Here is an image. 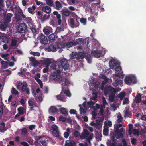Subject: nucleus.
<instances>
[{
    "label": "nucleus",
    "mask_w": 146,
    "mask_h": 146,
    "mask_svg": "<svg viewBox=\"0 0 146 146\" xmlns=\"http://www.w3.org/2000/svg\"><path fill=\"white\" fill-rule=\"evenodd\" d=\"M1 63L3 68L5 69L8 67V64L7 62L2 60L1 62Z\"/></svg>",
    "instance_id": "obj_32"
},
{
    "label": "nucleus",
    "mask_w": 146,
    "mask_h": 146,
    "mask_svg": "<svg viewBox=\"0 0 146 146\" xmlns=\"http://www.w3.org/2000/svg\"><path fill=\"white\" fill-rule=\"evenodd\" d=\"M52 15L53 18L56 17L58 19V25H60L62 21L61 19V16L60 14H58V12L56 11H54L53 12V14H52Z\"/></svg>",
    "instance_id": "obj_12"
},
{
    "label": "nucleus",
    "mask_w": 146,
    "mask_h": 146,
    "mask_svg": "<svg viewBox=\"0 0 146 146\" xmlns=\"http://www.w3.org/2000/svg\"><path fill=\"white\" fill-rule=\"evenodd\" d=\"M17 83V85L16 86V88L18 90H20V88H21V86H22L23 84H22V83L19 81H18Z\"/></svg>",
    "instance_id": "obj_55"
},
{
    "label": "nucleus",
    "mask_w": 146,
    "mask_h": 146,
    "mask_svg": "<svg viewBox=\"0 0 146 146\" xmlns=\"http://www.w3.org/2000/svg\"><path fill=\"white\" fill-rule=\"evenodd\" d=\"M17 43V41L15 39H12L10 47H14L15 46Z\"/></svg>",
    "instance_id": "obj_38"
},
{
    "label": "nucleus",
    "mask_w": 146,
    "mask_h": 146,
    "mask_svg": "<svg viewBox=\"0 0 146 146\" xmlns=\"http://www.w3.org/2000/svg\"><path fill=\"white\" fill-rule=\"evenodd\" d=\"M80 21L81 23H83L84 25H86V19L84 18H82L80 19Z\"/></svg>",
    "instance_id": "obj_63"
},
{
    "label": "nucleus",
    "mask_w": 146,
    "mask_h": 146,
    "mask_svg": "<svg viewBox=\"0 0 146 146\" xmlns=\"http://www.w3.org/2000/svg\"><path fill=\"white\" fill-rule=\"evenodd\" d=\"M58 63L60 64V65L64 70H67L68 69L69 65L66 59L64 58L61 59Z\"/></svg>",
    "instance_id": "obj_4"
},
{
    "label": "nucleus",
    "mask_w": 146,
    "mask_h": 146,
    "mask_svg": "<svg viewBox=\"0 0 146 146\" xmlns=\"http://www.w3.org/2000/svg\"><path fill=\"white\" fill-rule=\"evenodd\" d=\"M30 61L32 62V64L33 67H36L39 64V62L35 59V58L33 57H32L30 58Z\"/></svg>",
    "instance_id": "obj_19"
},
{
    "label": "nucleus",
    "mask_w": 146,
    "mask_h": 146,
    "mask_svg": "<svg viewBox=\"0 0 146 146\" xmlns=\"http://www.w3.org/2000/svg\"><path fill=\"white\" fill-rule=\"evenodd\" d=\"M64 47H66L67 48H69L74 46V42H68L66 43H64Z\"/></svg>",
    "instance_id": "obj_30"
},
{
    "label": "nucleus",
    "mask_w": 146,
    "mask_h": 146,
    "mask_svg": "<svg viewBox=\"0 0 146 146\" xmlns=\"http://www.w3.org/2000/svg\"><path fill=\"white\" fill-rule=\"evenodd\" d=\"M17 13L19 14L20 15L22 16V15L23 17V18H25V15L23 14L22 10L20 8L18 10H17Z\"/></svg>",
    "instance_id": "obj_51"
},
{
    "label": "nucleus",
    "mask_w": 146,
    "mask_h": 146,
    "mask_svg": "<svg viewBox=\"0 0 146 146\" xmlns=\"http://www.w3.org/2000/svg\"><path fill=\"white\" fill-rule=\"evenodd\" d=\"M65 86L64 85V84L63 86L62 85V91L59 95L56 96V98L58 100L63 102L66 101V96L65 94H66L68 97H70L71 96L69 90L66 89L64 90V88L63 86Z\"/></svg>",
    "instance_id": "obj_2"
},
{
    "label": "nucleus",
    "mask_w": 146,
    "mask_h": 146,
    "mask_svg": "<svg viewBox=\"0 0 146 146\" xmlns=\"http://www.w3.org/2000/svg\"><path fill=\"white\" fill-rule=\"evenodd\" d=\"M123 131V128H121L119 130H115V134H113V136L112 137V138L113 139L115 137L117 139H119V138H122L123 137V135L122 133Z\"/></svg>",
    "instance_id": "obj_5"
},
{
    "label": "nucleus",
    "mask_w": 146,
    "mask_h": 146,
    "mask_svg": "<svg viewBox=\"0 0 146 146\" xmlns=\"http://www.w3.org/2000/svg\"><path fill=\"white\" fill-rule=\"evenodd\" d=\"M124 117L125 118L131 117L132 114L131 113V111L129 109H127L125 111L124 113Z\"/></svg>",
    "instance_id": "obj_22"
},
{
    "label": "nucleus",
    "mask_w": 146,
    "mask_h": 146,
    "mask_svg": "<svg viewBox=\"0 0 146 146\" xmlns=\"http://www.w3.org/2000/svg\"><path fill=\"white\" fill-rule=\"evenodd\" d=\"M80 114L81 115H82V112L85 113L86 112V110L85 108H83L82 107H80Z\"/></svg>",
    "instance_id": "obj_56"
},
{
    "label": "nucleus",
    "mask_w": 146,
    "mask_h": 146,
    "mask_svg": "<svg viewBox=\"0 0 146 146\" xmlns=\"http://www.w3.org/2000/svg\"><path fill=\"white\" fill-rule=\"evenodd\" d=\"M27 85L26 83H24L22 85L21 87L20 88V91L22 92H26V93L29 95L30 94V90L29 88H27Z\"/></svg>",
    "instance_id": "obj_11"
},
{
    "label": "nucleus",
    "mask_w": 146,
    "mask_h": 146,
    "mask_svg": "<svg viewBox=\"0 0 146 146\" xmlns=\"http://www.w3.org/2000/svg\"><path fill=\"white\" fill-rule=\"evenodd\" d=\"M133 134L134 135L138 136L139 135V131L138 129H133Z\"/></svg>",
    "instance_id": "obj_52"
},
{
    "label": "nucleus",
    "mask_w": 146,
    "mask_h": 146,
    "mask_svg": "<svg viewBox=\"0 0 146 146\" xmlns=\"http://www.w3.org/2000/svg\"><path fill=\"white\" fill-rule=\"evenodd\" d=\"M108 127L107 126H104L103 129V135L105 136H108Z\"/></svg>",
    "instance_id": "obj_31"
},
{
    "label": "nucleus",
    "mask_w": 146,
    "mask_h": 146,
    "mask_svg": "<svg viewBox=\"0 0 146 146\" xmlns=\"http://www.w3.org/2000/svg\"><path fill=\"white\" fill-rule=\"evenodd\" d=\"M85 53L83 52H80L77 54L76 60L80 61L81 60L83 59L85 56Z\"/></svg>",
    "instance_id": "obj_16"
},
{
    "label": "nucleus",
    "mask_w": 146,
    "mask_h": 146,
    "mask_svg": "<svg viewBox=\"0 0 146 146\" xmlns=\"http://www.w3.org/2000/svg\"><path fill=\"white\" fill-rule=\"evenodd\" d=\"M86 41L85 39L83 38H79L76 39L75 42H74V46H76L78 44H86Z\"/></svg>",
    "instance_id": "obj_15"
},
{
    "label": "nucleus",
    "mask_w": 146,
    "mask_h": 146,
    "mask_svg": "<svg viewBox=\"0 0 146 146\" xmlns=\"http://www.w3.org/2000/svg\"><path fill=\"white\" fill-rule=\"evenodd\" d=\"M50 15H47L46 14L42 15V18H41V20L42 22H43L45 20L49 18Z\"/></svg>",
    "instance_id": "obj_42"
},
{
    "label": "nucleus",
    "mask_w": 146,
    "mask_h": 146,
    "mask_svg": "<svg viewBox=\"0 0 146 146\" xmlns=\"http://www.w3.org/2000/svg\"><path fill=\"white\" fill-rule=\"evenodd\" d=\"M28 25L29 27V29L33 33L34 36H35L38 33L39 31L38 29H36V27L35 25L32 24L31 22L28 23Z\"/></svg>",
    "instance_id": "obj_7"
},
{
    "label": "nucleus",
    "mask_w": 146,
    "mask_h": 146,
    "mask_svg": "<svg viewBox=\"0 0 146 146\" xmlns=\"http://www.w3.org/2000/svg\"><path fill=\"white\" fill-rule=\"evenodd\" d=\"M58 111V110L56 107L53 106H51L49 109L48 112L50 114L56 113Z\"/></svg>",
    "instance_id": "obj_17"
},
{
    "label": "nucleus",
    "mask_w": 146,
    "mask_h": 146,
    "mask_svg": "<svg viewBox=\"0 0 146 146\" xmlns=\"http://www.w3.org/2000/svg\"><path fill=\"white\" fill-rule=\"evenodd\" d=\"M15 16L16 19L17 20V22L21 20L24 18L22 15V16L20 15L19 14L16 12H15Z\"/></svg>",
    "instance_id": "obj_24"
},
{
    "label": "nucleus",
    "mask_w": 146,
    "mask_h": 146,
    "mask_svg": "<svg viewBox=\"0 0 146 146\" xmlns=\"http://www.w3.org/2000/svg\"><path fill=\"white\" fill-rule=\"evenodd\" d=\"M31 54L34 56H40V53L38 52H31Z\"/></svg>",
    "instance_id": "obj_62"
},
{
    "label": "nucleus",
    "mask_w": 146,
    "mask_h": 146,
    "mask_svg": "<svg viewBox=\"0 0 146 146\" xmlns=\"http://www.w3.org/2000/svg\"><path fill=\"white\" fill-rule=\"evenodd\" d=\"M77 53L74 52H72L71 54V58L72 59L76 58V59Z\"/></svg>",
    "instance_id": "obj_50"
},
{
    "label": "nucleus",
    "mask_w": 146,
    "mask_h": 146,
    "mask_svg": "<svg viewBox=\"0 0 146 146\" xmlns=\"http://www.w3.org/2000/svg\"><path fill=\"white\" fill-rule=\"evenodd\" d=\"M124 82L126 84L129 85L131 83H136L137 81L135 77L130 75L126 76Z\"/></svg>",
    "instance_id": "obj_3"
},
{
    "label": "nucleus",
    "mask_w": 146,
    "mask_h": 146,
    "mask_svg": "<svg viewBox=\"0 0 146 146\" xmlns=\"http://www.w3.org/2000/svg\"><path fill=\"white\" fill-rule=\"evenodd\" d=\"M40 40L41 43L45 44L48 42L47 38L42 34H40L39 36Z\"/></svg>",
    "instance_id": "obj_14"
},
{
    "label": "nucleus",
    "mask_w": 146,
    "mask_h": 146,
    "mask_svg": "<svg viewBox=\"0 0 146 146\" xmlns=\"http://www.w3.org/2000/svg\"><path fill=\"white\" fill-rule=\"evenodd\" d=\"M89 135V132L86 129L84 130V132L82 133L81 138L82 139H86L88 137Z\"/></svg>",
    "instance_id": "obj_26"
},
{
    "label": "nucleus",
    "mask_w": 146,
    "mask_h": 146,
    "mask_svg": "<svg viewBox=\"0 0 146 146\" xmlns=\"http://www.w3.org/2000/svg\"><path fill=\"white\" fill-rule=\"evenodd\" d=\"M70 23L72 28L76 27H77V25L74 24V20L73 18H72L70 19Z\"/></svg>",
    "instance_id": "obj_41"
},
{
    "label": "nucleus",
    "mask_w": 146,
    "mask_h": 146,
    "mask_svg": "<svg viewBox=\"0 0 146 146\" xmlns=\"http://www.w3.org/2000/svg\"><path fill=\"white\" fill-rule=\"evenodd\" d=\"M115 83L117 85H120L123 83V81L121 80L117 79L115 80Z\"/></svg>",
    "instance_id": "obj_53"
},
{
    "label": "nucleus",
    "mask_w": 146,
    "mask_h": 146,
    "mask_svg": "<svg viewBox=\"0 0 146 146\" xmlns=\"http://www.w3.org/2000/svg\"><path fill=\"white\" fill-rule=\"evenodd\" d=\"M57 46L58 48L59 49L63 48H65L64 44H57Z\"/></svg>",
    "instance_id": "obj_57"
},
{
    "label": "nucleus",
    "mask_w": 146,
    "mask_h": 146,
    "mask_svg": "<svg viewBox=\"0 0 146 146\" xmlns=\"http://www.w3.org/2000/svg\"><path fill=\"white\" fill-rule=\"evenodd\" d=\"M18 111L19 114L20 115H22L24 113L23 108L22 107H19L18 108Z\"/></svg>",
    "instance_id": "obj_47"
},
{
    "label": "nucleus",
    "mask_w": 146,
    "mask_h": 146,
    "mask_svg": "<svg viewBox=\"0 0 146 146\" xmlns=\"http://www.w3.org/2000/svg\"><path fill=\"white\" fill-rule=\"evenodd\" d=\"M43 31L45 34L48 35L50 33L52 32V29L51 27L49 26H47L44 28L43 29Z\"/></svg>",
    "instance_id": "obj_18"
},
{
    "label": "nucleus",
    "mask_w": 146,
    "mask_h": 146,
    "mask_svg": "<svg viewBox=\"0 0 146 146\" xmlns=\"http://www.w3.org/2000/svg\"><path fill=\"white\" fill-rule=\"evenodd\" d=\"M1 41L4 43H8V38L5 36H2L1 38Z\"/></svg>",
    "instance_id": "obj_44"
},
{
    "label": "nucleus",
    "mask_w": 146,
    "mask_h": 146,
    "mask_svg": "<svg viewBox=\"0 0 146 146\" xmlns=\"http://www.w3.org/2000/svg\"><path fill=\"white\" fill-rule=\"evenodd\" d=\"M116 64L115 61L113 59L110 60L109 62V65L111 68H113L114 67V65H116Z\"/></svg>",
    "instance_id": "obj_35"
},
{
    "label": "nucleus",
    "mask_w": 146,
    "mask_h": 146,
    "mask_svg": "<svg viewBox=\"0 0 146 146\" xmlns=\"http://www.w3.org/2000/svg\"><path fill=\"white\" fill-rule=\"evenodd\" d=\"M7 24H5L4 23V24H3L1 22H0V29L3 31H5L6 27L8 26V25Z\"/></svg>",
    "instance_id": "obj_29"
},
{
    "label": "nucleus",
    "mask_w": 146,
    "mask_h": 146,
    "mask_svg": "<svg viewBox=\"0 0 146 146\" xmlns=\"http://www.w3.org/2000/svg\"><path fill=\"white\" fill-rule=\"evenodd\" d=\"M51 129L53 131L52 133L53 136L56 137H58L59 136V132L58 130V127L56 125H52L51 127Z\"/></svg>",
    "instance_id": "obj_8"
},
{
    "label": "nucleus",
    "mask_w": 146,
    "mask_h": 146,
    "mask_svg": "<svg viewBox=\"0 0 146 146\" xmlns=\"http://www.w3.org/2000/svg\"><path fill=\"white\" fill-rule=\"evenodd\" d=\"M122 125L121 124H117L116 125H115V130H119V128L121 127Z\"/></svg>",
    "instance_id": "obj_61"
},
{
    "label": "nucleus",
    "mask_w": 146,
    "mask_h": 146,
    "mask_svg": "<svg viewBox=\"0 0 146 146\" xmlns=\"http://www.w3.org/2000/svg\"><path fill=\"white\" fill-rule=\"evenodd\" d=\"M104 91V94L106 96L109 94H110L113 92L115 91V89L114 88L112 87L111 86H107L103 88V90Z\"/></svg>",
    "instance_id": "obj_6"
},
{
    "label": "nucleus",
    "mask_w": 146,
    "mask_h": 146,
    "mask_svg": "<svg viewBox=\"0 0 146 146\" xmlns=\"http://www.w3.org/2000/svg\"><path fill=\"white\" fill-rule=\"evenodd\" d=\"M46 4L48 5L51 6L53 5V2L52 0H46Z\"/></svg>",
    "instance_id": "obj_54"
},
{
    "label": "nucleus",
    "mask_w": 146,
    "mask_h": 146,
    "mask_svg": "<svg viewBox=\"0 0 146 146\" xmlns=\"http://www.w3.org/2000/svg\"><path fill=\"white\" fill-rule=\"evenodd\" d=\"M125 96V93L124 92H121L117 95V97L121 99H122Z\"/></svg>",
    "instance_id": "obj_48"
},
{
    "label": "nucleus",
    "mask_w": 146,
    "mask_h": 146,
    "mask_svg": "<svg viewBox=\"0 0 146 146\" xmlns=\"http://www.w3.org/2000/svg\"><path fill=\"white\" fill-rule=\"evenodd\" d=\"M115 97V94L113 92L110 94L109 97V98L110 101L111 102H113L114 100Z\"/></svg>",
    "instance_id": "obj_40"
},
{
    "label": "nucleus",
    "mask_w": 146,
    "mask_h": 146,
    "mask_svg": "<svg viewBox=\"0 0 146 146\" xmlns=\"http://www.w3.org/2000/svg\"><path fill=\"white\" fill-rule=\"evenodd\" d=\"M11 9L12 11H14L15 10V12H17L19 8L16 5L13 4L11 6Z\"/></svg>",
    "instance_id": "obj_37"
},
{
    "label": "nucleus",
    "mask_w": 146,
    "mask_h": 146,
    "mask_svg": "<svg viewBox=\"0 0 146 146\" xmlns=\"http://www.w3.org/2000/svg\"><path fill=\"white\" fill-rule=\"evenodd\" d=\"M56 9H57L59 10L60 9L62 6L59 1H56Z\"/></svg>",
    "instance_id": "obj_39"
},
{
    "label": "nucleus",
    "mask_w": 146,
    "mask_h": 146,
    "mask_svg": "<svg viewBox=\"0 0 146 146\" xmlns=\"http://www.w3.org/2000/svg\"><path fill=\"white\" fill-rule=\"evenodd\" d=\"M28 104L29 106H32L35 105V102L34 101L31 100H29L28 101Z\"/></svg>",
    "instance_id": "obj_64"
},
{
    "label": "nucleus",
    "mask_w": 146,
    "mask_h": 146,
    "mask_svg": "<svg viewBox=\"0 0 146 146\" xmlns=\"http://www.w3.org/2000/svg\"><path fill=\"white\" fill-rule=\"evenodd\" d=\"M135 102L136 103L140 102L141 100V94L139 93L137 95L135 98Z\"/></svg>",
    "instance_id": "obj_33"
},
{
    "label": "nucleus",
    "mask_w": 146,
    "mask_h": 146,
    "mask_svg": "<svg viewBox=\"0 0 146 146\" xmlns=\"http://www.w3.org/2000/svg\"><path fill=\"white\" fill-rule=\"evenodd\" d=\"M11 93L12 94L15 95H18L19 94L18 92L13 87L12 88Z\"/></svg>",
    "instance_id": "obj_45"
},
{
    "label": "nucleus",
    "mask_w": 146,
    "mask_h": 146,
    "mask_svg": "<svg viewBox=\"0 0 146 146\" xmlns=\"http://www.w3.org/2000/svg\"><path fill=\"white\" fill-rule=\"evenodd\" d=\"M60 113L64 115L65 116H67L68 114V111L67 109L64 108H60Z\"/></svg>",
    "instance_id": "obj_20"
},
{
    "label": "nucleus",
    "mask_w": 146,
    "mask_h": 146,
    "mask_svg": "<svg viewBox=\"0 0 146 146\" xmlns=\"http://www.w3.org/2000/svg\"><path fill=\"white\" fill-rule=\"evenodd\" d=\"M42 10L43 11L48 14L51 12V11L50 7L47 6L43 7Z\"/></svg>",
    "instance_id": "obj_25"
},
{
    "label": "nucleus",
    "mask_w": 146,
    "mask_h": 146,
    "mask_svg": "<svg viewBox=\"0 0 146 146\" xmlns=\"http://www.w3.org/2000/svg\"><path fill=\"white\" fill-rule=\"evenodd\" d=\"M28 12L30 13L33 15L35 13V11L31 7H29L27 9Z\"/></svg>",
    "instance_id": "obj_58"
},
{
    "label": "nucleus",
    "mask_w": 146,
    "mask_h": 146,
    "mask_svg": "<svg viewBox=\"0 0 146 146\" xmlns=\"http://www.w3.org/2000/svg\"><path fill=\"white\" fill-rule=\"evenodd\" d=\"M48 38L50 42H52L55 39V35L53 33L50 35Z\"/></svg>",
    "instance_id": "obj_34"
},
{
    "label": "nucleus",
    "mask_w": 146,
    "mask_h": 146,
    "mask_svg": "<svg viewBox=\"0 0 146 146\" xmlns=\"http://www.w3.org/2000/svg\"><path fill=\"white\" fill-rule=\"evenodd\" d=\"M13 15V14L8 13L3 18L5 24H7V25H8L11 21V18Z\"/></svg>",
    "instance_id": "obj_9"
},
{
    "label": "nucleus",
    "mask_w": 146,
    "mask_h": 146,
    "mask_svg": "<svg viewBox=\"0 0 146 146\" xmlns=\"http://www.w3.org/2000/svg\"><path fill=\"white\" fill-rule=\"evenodd\" d=\"M18 31L20 33H23L27 31V26L24 23L20 24L18 27Z\"/></svg>",
    "instance_id": "obj_10"
},
{
    "label": "nucleus",
    "mask_w": 146,
    "mask_h": 146,
    "mask_svg": "<svg viewBox=\"0 0 146 146\" xmlns=\"http://www.w3.org/2000/svg\"><path fill=\"white\" fill-rule=\"evenodd\" d=\"M3 113V108L2 106H0V119H1Z\"/></svg>",
    "instance_id": "obj_59"
},
{
    "label": "nucleus",
    "mask_w": 146,
    "mask_h": 146,
    "mask_svg": "<svg viewBox=\"0 0 146 146\" xmlns=\"http://www.w3.org/2000/svg\"><path fill=\"white\" fill-rule=\"evenodd\" d=\"M43 62V64L46 65V67H48L51 62L50 60L48 58L44 59Z\"/></svg>",
    "instance_id": "obj_27"
},
{
    "label": "nucleus",
    "mask_w": 146,
    "mask_h": 146,
    "mask_svg": "<svg viewBox=\"0 0 146 146\" xmlns=\"http://www.w3.org/2000/svg\"><path fill=\"white\" fill-rule=\"evenodd\" d=\"M39 141L44 146H46L47 145V142L45 140H44L42 139H41Z\"/></svg>",
    "instance_id": "obj_60"
},
{
    "label": "nucleus",
    "mask_w": 146,
    "mask_h": 146,
    "mask_svg": "<svg viewBox=\"0 0 146 146\" xmlns=\"http://www.w3.org/2000/svg\"><path fill=\"white\" fill-rule=\"evenodd\" d=\"M7 1H6V5L7 8L10 9L11 8V6L10 2L8 0H7Z\"/></svg>",
    "instance_id": "obj_49"
},
{
    "label": "nucleus",
    "mask_w": 146,
    "mask_h": 146,
    "mask_svg": "<svg viewBox=\"0 0 146 146\" xmlns=\"http://www.w3.org/2000/svg\"><path fill=\"white\" fill-rule=\"evenodd\" d=\"M91 54L96 58H99L103 56L101 51L98 50L92 51Z\"/></svg>",
    "instance_id": "obj_13"
},
{
    "label": "nucleus",
    "mask_w": 146,
    "mask_h": 146,
    "mask_svg": "<svg viewBox=\"0 0 146 146\" xmlns=\"http://www.w3.org/2000/svg\"><path fill=\"white\" fill-rule=\"evenodd\" d=\"M60 73L61 72L60 70H57L56 73H54L53 74H52L51 75L53 77L52 79L55 81L59 82L62 85V86L63 84L65 86L68 85L70 83L69 80L66 78L63 79L61 76L59 75H58V74Z\"/></svg>",
    "instance_id": "obj_1"
},
{
    "label": "nucleus",
    "mask_w": 146,
    "mask_h": 146,
    "mask_svg": "<svg viewBox=\"0 0 146 146\" xmlns=\"http://www.w3.org/2000/svg\"><path fill=\"white\" fill-rule=\"evenodd\" d=\"M62 13L63 15L68 16L69 15L70 12L67 9H62Z\"/></svg>",
    "instance_id": "obj_28"
},
{
    "label": "nucleus",
    "mask_w": 146,
    "mask_h": 146,
    "mask_svg": "<svg viewBox=\"0 0 146 146\" xmlns=\"http://www.w3.org/2000/svg\"><path fill=\"white\" fill-rule=\"evenodd\" d=\"M27 133V129L24 128L21 129V135L23 136H25Z\"/></svg>",
    "instance_id": "obj_43"
},
{
    "label": "nucleus",
    "mask_w": 146,
    "mask_h": 146,
    "mask_svg": "<svg viewBox=\"0 0 146 146\" xmlns=\"http://www.w3.org/2000/svg\"><path fill=\"white\" fill-rule=\"evenodd\" d=\"M75 145V143L74 141L71 140H67L65 142V146H74Z\"/></svg>",
    "instance_id": "obj_23"
},
{
    "label": "nucleus",
    "mask_w": 146,
    "mask_h": 146,
    "mask_svg": "<svg viewBox=\"0 0 146 146\" xmlns=\"http://www.w3.org/2000/svg\"><path fill=\"white\" fill-rule=\"evenodd\" d=\"M47 49L48 52H55L56 51V48L55 46L53 44H51L49 45L47 48Z\"/></svg>",
    "instance_id": "obj_21"
},
{
    "label": "nucleus",
    "mask_w": 146,
    "mask_h": 146,
    "mask_svg": "<svg viewBox=\"0 0 146 146\" xmlns=\"http://www.w3.org/2000/svg\"><path fill=\"white\" fill-rule=\"evenodd\" d=\"M9 56V54H1V56L2 58H3L5 60H7L8 59L7 57Z\"/></svg>",
    "instance_id": "obj_46"
},
{
    "label": "nucleus",
    "mask_w": 146,
    "mask_h": 146,
    "mask_svg": "<svg viewBox=\"0 0 146 146\" xmlns=\"http://www.w3.org/2000/svg\"><path fill=\"white\" fill-rule=\"evenodd\" d=\"M95 104V103L94 102L92 101V100H90V101L87 102V104L90 107H92V108L94 109H95L96 108V107L95 106L93 105H94Z\"/></svg>",
    "instance_id": "obj_36"
}]
</instances>
